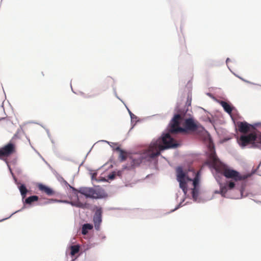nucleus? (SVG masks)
<instances>
[{
    "label": "nucleus",
    "mask_w": 261,
    "mask_h": 261,
    "mask_svg": "<svg viewBox=\"0 0 261 261\" xmlns=\"http://www.w3.org/2000/svg\"><path fill=\"white\" fill-rule=\"evenodd\" d=\"M178 144L169 134L164 135L161 138L153 140L148 148L144 150L141 156L142 160L134 158V164L139 165L143 160L150 161L160 155L161 151L170 148L176 147Z\"/></svg>",
    "instance_id": "f257e3e1"
},
{
    "label": "nucleus",
    "mask_w": 261,
    "mask_h": 261,
    "mask_svg": "<svg viewBox=\"0 0 261 261\" xmlns=\"http://www.w3.org/2000/svg\"><path fill=\"white\" fill-rule=\"evenodd\" d=\"M176 178L179 183V187L185 195L187 194L189 186L191 185V189L192 197L196 200L199 195L200 175L199 172L189 170L185 172L182 168L178 167L176 169Z\"/></svg>",
    "instance_id": "f03ea898"
},
{
    "label": "nucleus",
    "mask_w": 261,
    "mask_h": 261,
    "mask_svg": "<svg viewBox=\"0 0 261 261\" xmlns=\"http://www.w3.org/2000/svg\"><path fill=\"white\" fill-rule=\"evenodd\" d=\"M210 159L216 171L221 173L227 178H231L236 181H238L244 180L250 176V174H241L237 171L227 167L219 161L216 153L214 151L211 153Z\"/></svg>",
    "instance_id": "7ed1b4c3"
},
{
    "label": "nucleus",
    "mask_w": 261,
    "mask_h": 261,
    "mask_svg": "<svg viewBox=\"0 0 261 261\" xmlns=\"http://www.w3.org/2000/svg\"><path fill=\"white\" fill-rule=\"evenodd\" d=\"M210 159L216 171L221 173L227 178H231L236 181H238L244 180L250 176V174H241L237 171L227 167L219 161L216 153L214 151L211 153Z\"/></svg>",
    "instance_id": "20e7f679"
},
{
    "label": "nucleus",
    "mask_w": 261,
    "mask_h": 261,
    "mask_svg": "<svg viewBox=\"0 0 261 261\" xmlns=\"http://www.w3.org/2000/svg\"><path fill=\"white\" fill-rule=\"evenodd\" d=\"M64 182L66 185L68 186L71 188L72 190L78 192L85 196L87 198L97 199L101 197L100 193L94 188L81 187L79 190H77L69 185L66 180H64Z\"/></svg>",
    "instance_id": "39448f33"
},
{
    "label": "nucleus",
    "mask_w": 261,
    "mask_h": 261,
    "mask_svg": "<svg viewBox=\"0 0 261 261\" xmlns=\"http://www.w3.org/2000/svg\"><path fill=\"white\" fill-rule=\"evenodd\" d=\"M181 116L179 114L175 115L170 123L169 132L171 134H177L178 133L185 132V129L179 126Z\"/></svg>",
    "instance_id": "423d86ee"
},
{
    "label": "nucleus",
    "mask_w": 261,
    "mask_h": 261,
    "mask_svg": "<svg viewBox=\"0 0 261 261\" xmlns=\"http://www.w3.org/2000/svg\"><path fill=\"white\" fill-rule=\"evenodd\" d=\"M16 151L15 146L13 143H9L0 148V159L10 156Z\"/></svg>",
    "instance_id": "0eeeda50"
},
{
    "label": "nucleus",
    "mask_w": 261,
    "mask_h": 261,
    "mask_svg": "<svg viewBox=\"0 0 261 261\" xmlns=\"http://www.w3.org/2000/svg\"><path fill=\"white\" fill-rule=\"evenodd\" d=\"M255 133H251L247 135H242L238 140L240 145L244 147L249 144H252L255 141Z\"/></svg>",
    "instance_id": "6e6552de"
},
{
    "label": "nucleus",
    "mask_w": 261,
    "mask_h": 261,
    "mask_svg": "<svg viewBox=\"0 0 261 261\" xmlns=\"http://www.w3.org/2000/svg\"><path fill=\"white\" fill-rule=\"evenodd\" d=\"M185 127L186 129L193 132L199 128V125L195 123L192 119L189 118L185 121Z\"/></svg>",
    "instance_id": "1a4fd4ad"
},
{
    "label": "nucleus",
    "mask_w": 261,
    "mask_h": 261,
    "mask_svg": "<svg viewBox=\"0 0 261 261\" xmlns=\"http://www.w3.org/2000/svg\"><path fill=\"white\" fill-rule=\"evenodd\" d=\"M93 221L95 227L96 229H98L101 222V212L100 210H98L96 211L93 217Z\"/></svg>",
    "instance_id": "9d476101"
},
{
    "label": "nucleus",
    "mask_w": 261,
    "mask_h": 261,
    "mask_svg": "<svg viewBox=\"0 0 261 261\" xmlns=\"http://www.w3.org/2000/svg\"><path fill=\"white\" fill-rule=\"evenodd\" d=\"M38 187L40 191L45 193L48 196H52L55 194V191L51 188L43 184H39Z\"/></svg>",
    "instance_id": "9b49d317"
},
{
    "label": "nucleus",
    "mask_w": 261,
    "mask_h": 261,
    "mask_svg": "<svg viewBox=\"0 0 261 261\" xmlns=\"http://www.w3.org/2000/svg\"><path fill=\"white\" fill-rule=\"evenodd\" d=\"M250 125L246 122H240L238 124L239 130L242 133L246 134L249 132Z\"/></svg>",
    "instance_id": "f8f14e48"
},
{
    "label": "nucleus",
    "mask_w": 261,
    "mask_h": 261,
    "mask_svg": "<svg viewBox=\"0 0 261 261\" xmlns=\"http://www.w3.org/2000/svg\"><path fill=\"white\" fill-rule=\"evenodd\" d=\"M115 151L118 152L119 159L121 162L125 161L128 156L127 152L120 149V148L118 147H117L116 148H115Z\"/></svg>",
    "instance_id": "ddd939ff"
},
{
    "label": "nucleus",
    "mask_w": 261,
    "mask_h": 261,
    "mask_svg": "<svg viewBox=\"0 0 261 261\" xmlns=\"http://www.w3.org/2000/svg\"><path fill=\"white\" fill-rule=\"evenodd\" d=\"M220 104L227 113H228L229 114L231 113L232 108L230 105L224 101H221L220 102Z\"/></svg>",
    "instance_id": "4468645a"
},
{
    "label": "nucleus",
    "mask_w": 261,
    "mask_h": 261,
    "mask_svg": "<svg viewBox=\"0 0 261 261\" xmlns=\"http://www.w3.org/2000/svg\"><path fill=\"white\" fill-rule=\"evenodd\" d=\"M93 226L90 224H85L82 227V232L83 234H86L88 230L92 229Z\"/></svg>",
    "instance_id": "2eb2a0df"
},
{
    "label": "nucleus",
    "mask_w": 261,
    "mask_h": 261,
    "mask_svg": "<svg viewBox=\"0 0 261 261\" xmlns=\"http://www.w3.org/2000/svg\"><path fill=\"white\" fill-rule=\"evenodd\" d=\"M38 198H39L37 196H36V195L31 196L29 197L25 200V202L27 204H30L32 202L37 201L38 200Z\"/></svg>",
    "instance_id": "dca6fc26"
},
{
    "label": "nucleus",
    "mask_w": 261,
    "mask_h": 261,
    "mask_svg": "<svg viewBox=\"0 0 261 261\" xmlns=\"http://www.w3.org/2000/svg\"><path fill=\"white\" fill-rule=\"evenodd\" d=\"M19 189L22 196V198H24L28 192V190L27 189L25 186L24 185H21L19 187Z\"/></svg>",
    "instance_id": "f3484780"
},
{
    "label": "nucleus",
    "mask_w": 261,
    "mask_h": 261,
    "mask_svg": "<svg viewBox=\"0 0 261 261\" xmlns=\"http://www.w3.org/2000/svg\"><path fill=\"white\" fill-rule=\"evenodd\" d=\"M71 255H74L79 252L80 246L79 245H73L70 247Z\"/></svg>",
    "instance_id": "a211bd4d"
},
{
    "label": "nucleus",
    "mask_w": 261,
    "mask_h": 261,
    "mask_svg": "<svg viewBox=\"0 0 261 261\" xmlns=\"http://www.w3.org/2000/svg\"><path fill=\"white\" fill-rule=\"evenodd\" d=\"M71 204L78 207L84 208L86 204L80 202L79 200L75 202H71Z\"/></svg>",
    "instance_id": "6ab92c4d"
},
{
    "label": "nucleus",
    "mask_w": 261,
    "mask_h": 261,
    "mask_svg": "<svg viewBox=\"0 0 261 261\" xmlns=\"http://www.w3.org/2000/svg\"><path fill=\"white\" fill-rule=\"evenodd\" d=\"M142 154H143V153L142 154H141L139 157H138V155H137V156H136V155H135L134 156L132 157V160H133L132 166H137L138 165L137 164H136V165L134 164V158H136L138 160H142L141 156Z\"/></svg>",
    "instance_id": "aec40b11"
},
{
    "label": "nucleus",
    "mask_w": 261,
    "mask_h": 261,
    "mask_svg": "<svg viewBox=\"0 0 261 261\" xmlns=\"http://www.w3.org/2000/svg\"><path fill=\"white\" fill-rule=\"evenodd\" d=\"M227 191V187H223L220 189V192L222 196H224V195L226 193Z\"/></svg>",
    "instance_id": "412c9836"
},
{
    "label": "nucleus",
    "mask_w": 261,
    "mask_h": 261,
    "mask_svg": "<svg viewBox=\"0 0 261 261\" xmlns=\"http://www.w3.org/2000/svg\"><path fill=\"white\" fill-rule=\"evenodd\" d=\"M255 141L261 144V133L255 134Z\"/></svg>",
    "instance_id": "4be33fe9"
},
{
    "label": "nucleus",
    "mask_w": 261,
    "mask_h": 261,
    "mask_svg": "<svg viewBox=\"0 0 261 261\" xmlns=\"http://www.w3.org/2000/svg\"><path fill=\"white\" fill-rule=\"evenodd\" d=\"M235 186V184L233 181H229L227 185V188L229 190L232 189Z\"/></svg>",
    "instance_id": "5701e85b"
},
{
    "label": "nucleus",
    "mask_w": 261,
    "mask_h": 261,
    "mask_svg": "<svg viewBox=\"0 0 261 261\" xmlns=\"http://www.w3.org/2000/svg\"><path fill=\"white\" fill-rule=\"evenodd\" d=\"M108 179H113L114 178V171L111 172V173L108 176Z\"/></svg>",
    "instance_id": "b1692460"
},
{
    "label": "nucleus",
    "mask_w": 261,
    "mask_h": 261,
    "mask_svg": "<svg viewBox=\"0 0 261 261\" xmlns=\"http://www.w3.org/2000/svg\"><path fill=\"white\" fill-rule=\"evenodd\" d=\"M96 173H93L92 176V179H93L94 178H95V177L96 176Z\"/></svg>",
    "instance_id": "393cba45"
},
{
    "label": "nucleus",
    "mask_w": 261,
    "mask_h": 261,
    "mask_svg": "<svg viewBox=\"0 0 261 261\" xmlns=\"http://www.w3.org/2000/svg\"><path fill=\"white\" fill-rule=\"evenodd\" d=\"M6 119L5 118H2L0 119V120H6Z\"/></svg>",
    "instance_id": "a878e982"
},
{
    "label": "nucleus",
    "mask_w": 261,
    "mask_h": 261,
    "mask_svg": "<svg viewBox=\"0 0 261 261\" xmlns=\"http://www.w3.org/2000/svg\"><path fill=\"white\" fill-rule=\"evenodd\" d=\"M42 74L43 76H44V74H43V72H42Z\"/></svg>",
    "instance_id": "bb28decb"
}]
</instances>
